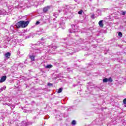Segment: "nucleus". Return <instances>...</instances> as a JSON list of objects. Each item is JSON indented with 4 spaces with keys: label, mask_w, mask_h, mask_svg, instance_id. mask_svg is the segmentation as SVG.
<instances>
[{
    "label": "nucleus",
    "mask_w": 126,
    "mask_h": 126,
    "mask_svg": "<svg viewBox=\"0 0 126 126\" xmlns=\"http://www.w3.org/2000/svg\"><path fill=\"white\" fill-rule=\"evenodd\" d=\"M23 123H24V125H25V126H28V125H32V124H33L32 122H30L28 123H26V122H23Z\"/></svg>",
    "instance_id": "9b49d317"
},
{
    "label": "nucleus",
    "mask_w": 126,
    "mask_h": 126,
    "mask_svg": "<svg viewBox=\"0 0 126 126\" xmlns=\"http://www.w3.org/2000/svg\"><path fill=\"white\" fill-rule=\"evenodd\" d=\"M72 28H75V25H72Z\"/></svg>",
    "instance_id": "2f4dec72"
},
{
    "label": "nucleus",
    "mask_w": 126,
    "mask_h": 126,
    "mask_svg": "<svg viewBox=\"0 0 126 126\" xmlns=\"http://www.w3.org/2000/svg\"><path fill=\"white\" fill-rule=\"evenodd\" d=\"M82 12H83V11H82V10H81L78 11V14H82Z\"/></svg>",
    "instance_id": "b1692460"
},
{
    "label": "nucleus",
    "mask_w": 126,
    "mask_h": 126,
    "mask_svg": "<svg viewBox=\"0 0 126 126\" xmlns=\"http://www.w3.org/2000/svg\"><path fill=\"white\" fill-rule=\"evenodd\" d=\"M40 50H42V48H40Z\"/></svg>",
    "instance_id": "c9c22d12"
},
{
    "label": "nucleus",
    "mask_w": 126,
    "mask_h": 126,
    "mask_svg": "<svg viewBox=\"0 0 126 126\" xmlns=\"http://www.w3.org/2000/svg\"><path fill=\"white\" fill-rule=\"evenodd\" d=\"M46 68H52V67H53V65H47V66H46Z\"/></svg>",
    "instance_id": "4468645a"
},
{
    "label": "nucleus",
    "mask_w": 126,
    "mask_h": 126,
    "mask_svg": "<svg viewBox=\"0 0 126 126\" xmlns=\"http://www.w3.org/2000/svg\"><path fill=\"white\" fill-rule=\"evenodd\" d=\"M108 82H113V79H112V78L110 77L109 79H108Z\"/></svg>",
    "instance_id": "aec40b11"
},
{
    "label": "nucleus",
    "mask_w": 126,
    "mask_h": 126,
    "mask_svg": "<svg viewBox=\"0 0 126 126\" xmlns=\"http://www.w3.org/2000/svg\"><path fill=\"white\" fill-rule=\"evenodd\" d=\"M80 42H81V39H79V40H76L75 39H70L68 41L67 44L65 43H63V47H64V48L66 47L67 49V56H69V55H73V53H74V49L72 47H69L70 45H73V46H75V45H74V44L76 45L77 44H79Z\"/></svg>",
    "instance_id": "f257e3e1"
},
{
    "label": "nucleus",
    "mask_w": 126,
    "mask_h": 126,
    "mask_svg": "<svg viewBox=\"0 0 126 126\" xmlns=\"http://www.w3.org/2000/svg\"><path fill=\"white\" fill-rule=\"evenodd\" d=\"M7 106H9V107H11L12 111H13V109L15 108V106L14 105H13L12 104L7 103Z\"/></svg>",
    "instance_id": "1a4fd4ad"
},
{
    "label": "nucleus",
    "mask_w": 126,
    "mask_h": 126,
    "mask_svg": "<svg viewBox=\"0 0 126 126\" xmlns=\"http://www.w3.org/2000/svg\"><path fill=\"white\" fill-rule=\"evenodd\" d=\"M53 16H54V17H56V18H57V17H58V16H59V13H54L53 14Z\"/></svg>",
    "instance_id": "2eb2a0df"
},
{
    "label": "nucleus",
    "mask_w": 126,
    "mask_h": 126,
    "mask_svg": "<svg viewBox=\"0 0 126 126\" xmlns=\"http://www.w3.org/2000/svg\"><path fill=\"white\" fill-rule=\"evenodd\" d=\"M37 45H39V46L41 45H43V42H38L37 43Z\"/></svg>",
    "instance_id": "5701e85b"
},
{
    "label": "nucleus",
    "mask_w": 126,
    "mask_h": 126,
    "mask_svg": "<svg viewBox=\"0 0 126 126\" xmlns=\"http://www.w3.org/2000/svg\"><path fill=\"white\" fill-rule=\"evenodd\" d=\"M71 124H72V125L74 126V125H76V121H75V120H73Z\"/></svg>",
    "instance_id": "6ab92c4d"
},
{
    "label": "nucleus",
    "mask_w": 126,
    "mask_h": 126,
    "mask_svg": "<svg viewBox=\"0 0 126 126\" xmlns=\"http://www.w3.org/2000/svg\"><path fill=\"white\" fill-rule=\"evenodd\" d=\"M118 35L119 36V37H122V36H123V33H122V32H119L118 33Z\"/></svg>",
    "instance_id": "393cba45"
},
{
    "label": "nucleus",
    "mask_w": 126,
    "mask_h": 126,
    "mask_svg": "<svg viewBox=\"0 0 126 126\" xmlns=\"http://www.w3.org/2000/svg\"><path fill=\"white\" fill-rule=\"evenodd\" d=\"M40 52H41V51L40 50L36 49L34 50L33 54H34V55H36V54H39V53H40Z\"/></svg>",
    "instance_id": "9d476101"
},
{
    "label": "nucleus",
    "mask_w": 126,
    "mask_h": 126,
    "mask_svg": "<svg viewBox=\"0 0 126 126\" xmlns=\"http://www.w3.org/2000/svg\"><path fill=\"white\" fill-rule=\"evenodd\" d=\"M78 39H80V37H78Z\"/></svg>",
    "instance_id": "f704fd0d"
},
{
    "label": "nucleus",
    "mask_w": 126,
    "mask_h": 126,
    "mask_svg": "<svg viewBox=\"0 0 126 126\" xmlns=\"http://www.w3.org/2000/svg\"><path fill=\"white\" fill-rule=\"evenodd\" d=\"M99 26L100 27H103L104 26V24H103V21L101 20L98 22Z\"/></svg>",
    "instance_id": "f8f14e48"
},
{
    "label": "nucleus",
    "mask_w": 126,
    "mask_h": 126,
    "mask_svg": "<svg viewBox=\"0 0 126 126\" xmlns=\"http://www.w3.org/2000/svg\"><path fill=\"white\" fill-rule=\"evenodd\" d=\"M1 120H4V115L3 114H1V116L0 117V118Z\"/></svg>",
    "instance_id": "4be33fe9"
},
{
    "label": "nucleus",
    "mask_w": 126,
    "mask_h": 126,
    "mask_svg": "<svg viewBox=\"0 0 126 126\" xmlns=\"http://www.w3.org/2000/svg\"><path fill=\"white\" fill-rule=\"evenodd\" d=\"M29 57L31 61H32V62H34V61H35V57H36V55H35V53H33L32 54H30Z\"/></svg>",
    "instance_id": "7ed1b4c3"
},
{
    "label": "nucleus",
    "mask_w": 126,
    "mask_h": 126,
    "mask_svg": "<svg viewBox=\"0 0 126 126\" xmlns=\"http://www.w3.org/2000/svg\"><path fill=\"white\" fill-rule=\"evenodd\" d=\"M41 40H43V38H41Z\"/></svg>",
    "instance_id": "e433bc0d"
},
{
    "label": "nucleus",
    "mask_w": 126,
    "mask_h": 126,
    "mask_svg": "<svg viewBox=\"0 0 126 126\" xmlns=\"http://www.w3.org/2000/svg\"><path fill=\"white\" fill-rule=\"evenodd\" d=\"M73 32L74 33H75V32H79L78 29H74L73 30V32H70V33H72Z\"/></svg>",
    "instance_id": "f3484780"
},
{
    "label": "nucleus",
    "mask_w": 126,
    "mask_h": 126,
    "mask_svg": "<svg viewBox=\"0 0 126 126\" xmlns=\"http://www.w3.org/2000/svg\"><path fill=\"white\" fill-rule=\"evenodd\" d=\"M6 80V76H3L1 77L0 80V83L4 82V81Z\"/></svg>",
    "instance_id": "423d86ee"
},
{
    "label": "nucleus",
    "mask_w": 126,
    "mask_h": 126,
    "mask_svg": "<svg viewBox=\"0 0 126 126\" xmlns=\"http://www.w3.org/2000/svg\"><path fill=\"white\" fill-rule=\"evenodd\" d=\"M75 1H76V0H75Z\"/></svg>",
    "instance_id": "4c0bfd02"
},
{
    "label": "nucleus",
    "mask_w": 126,
    "mask_h": 126,
    "mask_svg": "<svg viewBox=\"0 0 126 126\" xmlns=\"http://www.w3.org/2000/svg\"><path fill=\"white\" fill-rule=\"evenodd\" d=\"M103 82L104 83L108 82V78L103 79Z\"/></svg>",
    "instance_id": "412c9836"
},
{
    "label": "nucleus",
    "mask_w": 126,
    "mask_h": 126,
    "mask_svg": "<svg viewBox=\"0 0 126 126\" xmlns=\"http://www.w3.org/2000/svg\"><path fill=\"white\" fill-rule=\"evenodd\" d=\"M76 85H74H74H73V86L74 87H75V86H76Z\"/></svg>",
    "instance_id": "473e14b6"
},
{
    "label": "nucleus",
    "mask_w": 126,
    "mask_h": 126,
    "mask_svg": "<svg viewBox=\"0 0 126 126\" xmlns=\"http://www.w3.org/2000/svg\"><path fill=\"white\" fill-rule=\"evenodd\" d=\"M48 85L49 86H52V85H53V84H51V83H48Z\"/></svg>",
    "instance_id": "c756f323"
},
{
    "label": "nucleus",
    "mask_w": 126,
    "mask_h": 126,
    "mask_svg": "<svg viewBox=\"0 0 126 126\" xmlns=\"http://www.w3.org/2000/svg\"><path fill=\"white\" fill-rule=\"evenodd\" d=\"M6 88V86H4L3 87L0 89V92H2V91H3V90H5Z\"/></svg>",
    "instance_id": "ddd939ff"
},
{
    "label": "nucleus",
    "mask_w": 126,
    "mask_h": 126,
    "mask_svg": "<svg viewBox=\"0 0 126 126\" xmlns=\"http://www.w3.org/2000/svg\"><path fill=\"white\" fill-rule=\"evenodd\" d=\"M123 102H124V104H126V98L124 99Z\"/></svg>",
    "instance_id": "cd10ccee"
},
{
    "label": "nucleus",
    "mask_w": 126,
    "mask_h": 126,
    "mask_svg": "<svg viewBox=\"0 0 126 126\" xmlns=\"http://www.w3.org/2000/svg\"><path fill=\"white\" fill-rule=\"evenodd\" d=\"M102 10H103V11L106 10V9H103Z\"/></svg>",
    "instance_id": "72a5a7b5"
},
{
    "label": "nucleus",
    "mask_w": 126,
    "mask_h": 126,
    "mask_svg": "<svg viewBox=\"0 0 126 126\" xmlns=\"http://www.w3.org/2000/svg\"><path fill=\"white\" fill-rule=\"evenodd\" d=\"M63 91V88H60L58 91V93H62V92Z\"/></svg>",
    "instance_id": "a211bd4d"
},
{
    "label": "nucleus",
    "mask_w": 126,
    "mask_h": 126,
    "mask_svg": "<svg viewBox=\"0 0 126 126\" xmlns=\"http://www.w3.org/2000/svg\"><path fill=\"white\" fill-rule=\"evenodd\" d=\"M126 11H122V15H126Z\"/></svg>",
    "instance_id": "a878e982"
},
{
    "label": "nucleus",
    "mask_w": 126,
    "mask_h": 126,
    "mask_svg": "<svg viewBox=\"0 0 126 126\" xmlns=\"http://www.w3.org/2000/svg\"><path fill=\"white\" fill-rule=\"evenodd\" d=\"M50 8H51L50 6H47L46 7H44L43 9V12L44 13H46V12H47V11H48V10H50Z\"/></svg>",
    "instance_id": "20e7f679"
},
{
    "label": "nucleus",
    "mask_w": 126,
    "mask_h": 126,
    "mask_svg": "<svg viewBox=\"0 0 126 126\" xmlns=\"http://www.w3.org/2000/svg\"><path fill=\"white\" fill-rule=\"evenodd\" d=\"M6 14V11L3 9L0 10V15H5Z\"/></svg>",
    "instance_id": "39448f33"
},
{
    "label": "nucleus",
    "mask_w": 126,
    "mask_h": 126,
    "mask_svg": "<svg viewBox=\"0 0 126 126\" xmlns=\"http://www.w3.org/2000/svg\"><path fill=\"white\" fill-rule=\"evenodd\" d=\"M95 15H92L91 16V18H92V19H94L95 18Z\"/></svg>",
    "instance_id": "bb28decb"
},
{
    "label": "nucleus",
    "mask_w": 126,
    "mask_h": 126,
    "mask_svg": "<svg viewBox=\"0 0 126 126\" xmlns=\"http://www.w3.org/2000/svg\"><path fill=\"white\" fill-rule=\"evenodd\" d=\"M36 25H38V24H40V22L37 21L36 23Z\"/></svg>",
    "instance_id": "c85d7f7f"
},
{
    "label": "nucleus",
    "mask_w": 126,
    "mask_h": 126,
    "mask_svg": "<svg viewBox=\"0 0 126 126\" xmlns=\"http://www.w3.org/2000/svg\"><path fill=\"white\" fill-rule=\"evenodd\" d=\"M11 54L9 52H7L4 54V56L6 58V59H9L10 57Z\"/></svg>",
    "instance_id": "0eeeda50"
},
{
    "label": "nucleus",
    "mask_w": 126,
    "mask_h": 126,
    "mask_svg": "<svg viewBox=\"0 0 126 126\" xmlns=\"http://www.w3.org/2000/svg\"><path fill=\"white\" fill-rule=\"evenodd\" d=\"M29 24V21H21L18 23H16V26L17 28H25V27H27V26Z\"/></svg>",
    "instance_id": "f03ea898"
},
{
    "label": "nucleus",
    "mask_w": 126,
    "mask_h": 126,
    "mask_svg": "<svg viewBox=\"0 0 126 126\" xmlns=\"http://www.w3.org/2000/svg\"><path fill=\"white\" fill-rule=\"evenodd\" d=\"M122 124L123 125V126H126V120H123L121 121V124H122Z\"/></svg>",
    "instance_id": "dca6fc26"
},
{
    "label": "nucleus",
    "mask_w": 126,
    "mask_h": 126,
    "mask_svg": "<svg viewBox=\"0 0 126 126\" xmlns=\"http://www.w3.org/2000/svg\"><path fill=\"white\" fill-rule=\"evenodd\" d=\"M60 25L61 27H62V29H64V28H65V25L64 23H63V22L60 23Z\"/></svg>",
    "instance_id": "6e6552de"
},
{
    "label": "nucleus",
    "mask_w": 126,
    "mask_h": 126,
    "mask_svg": "<svg viewBox=\"0 0 126 126\" xmlns=\"http://www.w3.org/2000/svg\"><path fill=\"white\" fill-rule=\"evenodd\" d=\"M52 48H53V49H57V46H53V47H52Z\"/></svg>",
    "instance_id": "7c9ffc66"
}]
</instances>
